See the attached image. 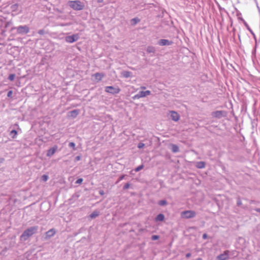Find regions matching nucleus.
<instances>
[{
	"label": "nucleus",
	"mask_w": 260,
	"mask_h": 260,
	"mask_svg": "<svg viewBox=\"0 0 260 260\" xmlns=\"http://www.w3.org/2000/svg\"><path fill=\"white\" fill-rule=\"evenodd\" d=\"M172 150L173 152H177L179 151V147L175 144L172 145Z\"/></svg>",
	"instance_id": "18"
},
{
	"label": "nucleus",
	"mask_w": 260,
	"mask_h": 260,
	"mask_svg": "<svg viewBox=\"0 0 260 260\" xmlns=\"http://www.w3.org/2000/svg\"><path fill=\"white\" fill-rule=\"evenodd\" d=\"M207 238V235L206 234H204L203 235V238L204 239H206V238Z\"/></svg>",
	"instance_id": "35"
},
{
	"label": "nucleus",
	"mask_w": 260,
	"mask_h": 260,
	"mask_svg": "<svg viewBox=\"0 0 260 260\" xmlns=\"http://www.w3.org/2000/svg\"><path fill=\"white\" fill-rule=\"evenodd\" d=\"M42 179L43 181L46 182L48 179V176L46 175H43L42 176Z\"/></svg>",
	"instance_id": "22"
},
{
	"label": "nucleus",
	"mask_w": 260,
	"mask_h": 260,
	"mask_svg": "<svg viewBox=\"0 0 260 260\" xmlns=\"http://www.w3.org/2000/svg\"><path fill=\"white\" fill-rule=\"evenodd\" d=\"M37 226L31 227L27 229L24 231L21 235L20 236V239L23 241L26 240L29 237L33 235L37 232Z\"/></svg>",
	"instance_id": "1"
},
{
	"label": "nucleus",
	"mask_w": 260,
	"mask_h": 260,
	"mask_svg": "<svg viewBox=\"0 0 260 260\" xmlns=\"http://www.w3.org/2000/svg\"><path fill=\"white\" fill-rule=\"evenodd\" d=\"M104 0H98V3H102Z\"/></svg>",
	"instance_id": "40"
},
{
	"label": "nucleus",
	"mask_w": 260,
	"mask_h": 260,
	"mask_svg": "<svg viewBox=\"0 0 260 260\" xmlns=\"http://www.w3.org/2000/svg\"><path fill=\"white\" fill-rule=\"evenodd\" d=\"M144 167V166L143 165H140L139 166H138V167H137L135 169V171L136 172H139V171H140L141 170H142Z\"/></svg>",
	"instance_id": "21"
},
{
	"label": "nucleus",
	"mask_w": 260,
	"mask_h": 260,
	"mask_svg": "<svg viewBox=\"0 0 260 260\" xmlns=\"http://www.w3.org/2000/svg\"><path fill=\"white\" fill-rule=\"evenodd\" d=\"M132 21H134L135 24H136L139 21V20L137 18H134L133 19Z\"/></svg>",
	"instance_id": "34"
},
{
	"label": "nucleus",
	"mask_w": 260,
	"mask_h": 260,
	"mask_svg": "<svg viewBox=\"0 0 260 260\" xmlns=\"http://www.w3.org/2000/svg\"><path fill=\"white\" fill-rule=\"evenodd\" d=\"M255 210H256L257 212H258L260 213V208L256 209Z\"/></svg>",
	"instance_id": "39"
},
{
	"label": "nucleus",
	"mask_w": 260,
	"mask_h": 260,
	"mask_svg": "<svg viewBox=\"0 0 260 260\" xmlns=\"http://www.w3.org/2000/svg\"><path fill=\"white\" fill-rule=\"evenodd\" d=\"M150 93H151V92H150V90H146V91H142L139 92V94H140V95L141 98L145 97V96H146L147 95H150Z\"/></svg>",
	"instance_id": "14"
},
{
	"label": "nucleus",
	"mask_w": 260,
	"mask_h": 260,
	"mask_svg": "<svg viewBox=\"0 0 260 260\" xmlns=\"http://www.w3.org/2000/svg\"><path fill=\"white\" fill-rule=\"evenodd\" d=\"M124 176H125L124 175H122V176H121L119 178V181H120V180H122V179L124 178Z\"/></svg>",
	"instance_id": "37"
},
{
	"label": "nucleus",
	"mask_w": 260,
	"mask_h": 260,
	"mask_svg": "<svg viewBox=\"0 0 260 260\" xmlns=\"http://www.w3.org/2000/svg\"><path fill=\"white\" fill-rule=\"evenodd\" d=\"M147 51L149 53H154L155 48L152 46H149L147 48Z\"/></svg>",
	"instance_id": "19"
},
{
	"label": "nucleus",
	"mask_w": 260,
	"mask_h": 260,
	"mask_svg": "<svg viewBox=\"0 0 260 260\" xmlns=\"http://www.w3.org/2000/svg\"><path fill=\"white\" fill-rule=\"evenodd\" d=\"M196 212L191 210H187L181 212V217L182 218H190L196 216Z\"/></svg>",
	"instance_id": "3"
},
{
	"label": "nucleus",
	"mask_w": 260,
	"mask_h": 260,
	"mask_svg": "<svg viewBox=\"0 0 260 260\" xmlns=\"http://www.w3.org/2000/svg\"><path fill=\"white\" fill-rule=\"evenodd\" d=\"M129 186H130V184L129 183H126L123 186V189H128L129 187Z\"/></svg>",
	"instance_id": "30"
},
{
	"label": "nucleus",
	"mask_w": 260,
	"mask_h": 260,
	"mask_svg": "<svg viewBox=\"0 0 260 260\" xmlns=\"http://www.w3.org/2000/svg\"><path fill=\"white\" fill-rule=\"evenodd\" d=\"M159 236L157 235H153L151 237L152 240H156L158 239Z\"/></svg>",
	"instance_id": "25"
},
{
	"label": "nucleus",
	"mask_w": 260,
	"mask_h": 260,
	"mask_svg": "<svg viewBox=\"0 0 260 260\" xmlns=\"http://www.w3.org/2000/svg\"><path fill=\"white\" fill-rule=\"evenodd\" d=\"M165 218V216L162 214H158L156 217V221H162Z\"/></svg>",
	"instance_id": "16"
},
{
	"label": "nucleus",
	"mask_w": 260,
	"mask_h": 260,
	"mask_svg": "<svg viewBox=\"0 0 260 260\" xmlns=\"http://www.w3.org/2000/svg\"><path fill=\"white\" fill-rule=\"evenodd\" d=\"M222 114V111H216L213 113V115L215 117H219Z\"/></svg>",
	"instance_id": "20"
},
{
	"label": "nucleus",
	"mask_w": 260,
	"mask_h": 260,
	"mask_svg": "<svg viewBox=\"0 0 260 260\" xmlns=\"http://www.w3.org/2000/svg\"><path fill=\"white\" fill-rule=\"evenodd\" d=\"M134 99H140L141 98V96L140 95V94H137L136 95H135L134 96H133V98Z\"/></svg>",
	"instance_id": "31"
},
{
	"label": "nucleus",
	"mask_w": 260,
	"mask_h": 260,
	"mask_svg": "<svg viewBox=\"0 0 260 260\" xmlns=\"http://www.w3.org/2000/svg\"><path fill=\"white\" fill-rule=\"evenodd\" d=\"M144 146H145V144L144 143H140L138 144V147L140 149V148H142L143 147H144Z\"/></svg>",
	"instance_id": "29"
},
{
	"label": "nucleus",
	"mask_w": 260,
	"mask_h": 260,
	"mask_svg": "<svg viewBox=\"0 0 260 260\" xmlns=\"http://www.w3.org/2000/svg\"><path fill=\"white\" fill-rule=\"evenodd\" d=\"M11 134L14 135V136L13 137V138H14L17 135V132L16 130H12L11 132Z\"/></svg>",
	"instance_id": "26"
},
{
	"label": "nucleus",
	"mask_w": 260,
	"mask_h": 260,
	"mask_svg": "<svg viewBox=\"0 0 260 260\" xmlns=\"http://www.w3.org/2000/svg\"><path fill=\"white\" fill-rule=\"evenodd\" d=\"M17 30L19 32H24L25 34H27V33H28L29 32V29L28 27H27L26 25H25V26H19L17 28Z\"/></svg>",
	"instance_id": "8"
},
{
	"label": "nucleus",
	"mask_w": 260,
	"mask_h": 260,
	"mask_svg": "<svg viewBox=\"0 0 260 260\" xmlns=\"http://www.w3.org/2000/svg\"><path fill=\"white\" fill-rule=\"evenodd\" d=\"M159 45L160 46L170 45H171L172 42H170L168 40L161 39L159 41Z\"/></svg>",
	"instance_id": "11"
},
{
	"label": "nucleus",
	"mask_w": 260,
	"mask_h": 260,
	"mask_svg": "<svg viewBox=\"0 0 260 260\" xmlns=\"http://www.w3.org/2000/svg\"><path fill=\"white\" fill-rule=\"evenodd\" d=\"M141 88L142 89H145V87H141Z\"/></svg>",
	"instance_id": "43"
},
{
	"label": "nucleus",
	"mask_w": 260,
	"mask_h": 260,
	"mask_svg": "<svg viewBox=\"0 0 260 260\" xmlns=\"http://www.w3.org/2000/svg\"><path fill=\"white\" fill-rule=\"evenodd\" d=\"M56 233V231L54 229H52L49 230L48 232L46 233V238H50L52 237Z\"/></svg>",
	"instance_id": "13"
},
{
	"label": "nucleus",
	"mask_w": 260,
	"mask_h": 260,
	"mask_svg": "<svg viewBox=\"0 0 260 260\" xmlns=\"http://www.w3.org/2000/svg\"><path fill=\"white\" fill-rule=\"evenodd\" d=\"M79 39L78 34H75L72 36H67L66 37V41L68 43H72L76 41H77Z\"/></svg>",
	"instance_id": "5"
},
{
	"label": "nucleus",
	"mask_w": 260,
	"mask_h": 260,
	"mask_svg": "<svg viewBox=\"0 0 260 260\" xmlns=\"http://www.w3.org/2000/svg\"><path fill=\"white\" fill-rule=\"evenodd\" d=\"M69 146L75 149V144L74 142H70L69 144Z\"/></svg>",
	"instance_id": "28"
},
{
	"label": "nucleus",
	"mask_w": 260,
	"mask_h": 260,
	"mask_svg": "<svg viewBox=\"0 0 260 260\" xmlns=\"http://www.w3.org/2000/svg\"><path fill=\"white\" fill-rule=\"evenodd\" d=\"M105 91L111 94H116L120 91V89L118 87L108 86L105 87Z\"/></svg>",
	"instance_id": "4"
},
{
	"label": "nucleus",
	"mask_w": 260,
	"mask_h": 260,
	"mask_svg": "<svg viewBox=\"0 0 260 260\" xmlns=\"http://www.w3.org/2000/svg\"><path fill=\"white\" fill-rule=\"evenodd\" d=\"M57 149V146H54V147L51 148L47 151V156L48 157L51 156L55 153V152H56Z\"/></svg>",
	"instance_id": "9"
},
{
	"label": "nucleus",
	"mask_w": 260,
	"mask_h": 260,
	"mask_svg": "<svg viewBox=\"0 0 260 260\" xmlns=\"http://www.w3.org/2000/svg\"><path fill=\"white\" fill-rule=\"evenodd\" d=\"M190 256H191V254L190 253H188L186 254V257L187 258H189V257H190Z\"/></svg>",
	"instance_id": "36"
},
{
	"label": "nucleus",
	"mask_w": 260,
	"mask_h": 260,
	"mask_svg": "<svg viewBox=\"0 0 260 260\" xmlns=\"http://www.w3.org/2000/svg\"><path fill=\"white\" fill-rule=\"evenodd\" d=\"M229 253L228 250H225L223 253L217 256V260H226L229 257Z\"/></svg>",
	"instance_id": "6"
},
{
	"label": "nucleus",
	"mask_w": 260,
	"mask_h": 260,
	"mask_svg": "<svg viewBox=\"0 0 260 260\" xmlns=\"http://www.w3.org/2000/svg\"><path fill=\"white\" fill-rule=\"evenodd\" d=\"M38 33L40 34V35H43L44 34V30H43V29H41V30H39V31H38Z\"/></svg>",
	"instance_id": "33"
},
{
	"label": "nucleus",
	"mask_w": 260,
	"mask_h": 260,
	"mask_svg": "<svg viewBox=\"0 0 260 260\" xmlns=\"http://www.w3.org/2000/svg\"><path fill=\"white\" fill-rule=\"evenodd\" d=\"M15 77V74H10V75L9 76L8 79H9L10 81H13V80H14Z\"/></svg>",
	"instance_id": "23"
},
{
	"label": "nucleus",
	"mask_w": 260,
	"mask_h": 260,
	"mask_svg": "<svg viewBox=\"0 0 260 260\" xmlns=\"http://www.w3.org/2000/svg\"><path fill=\"white\" fill-rule=\"evenodd\" d=\"M79 110L76 109L69 112L68 116L72 118H76L79 114Z\"/></svg>",
	"instance_id": "10"
},
{
	"label": "nucleus",
	"mask_w": 260,
	"mask_h": 260,
	"mask_svg": "<svg viewBox=\"0 0 260 260\" xmlns=\"http://www.w3.org/2000/svg\"><path fill=\"white\" fill-rule=\"evenodd\" d=\"M83 182V179L82 178H80V179H78L76 181V184H81Z\"/></svg>",
	"instance_id": "27"
},
{
	"label": "nucleus",
	"mask_w": 260,
	"mask_h": 260,
	"mask_svg": "<svg viewBox=\"0 0 260 260\" xmlns=\"http://www.w3.org/2000/svg\"><path fill=\"white\" fill-rule=\"evenodd\" d=\"M13 94V91L12 90H10L8 92V94H7V96L8 97H11L12 96V95Z\"/></svg>",
	"instance_id": "32"
},
{
	"label": "nucleus",
	"mask_w": 260,
	"mask_h": 260,
	"mask_svg": "<svg viewBox=\"0 0 260 260\" xmlns=\"http://www.w3.org/2000/svg\"><path fill=\"white\" fill-rule=\"evenodd\" d=\"M69 6L74 10L80 11L84 9V4L79 1H70L68 3Z\"/></svg>",
	"instance_id": "2"
},
{
	"label": "nucleus",
	"mask_w": 260,
	"mask_h": 260,
	"mask_svg": "<svg viewBox=\"0 0 260 260\" xmlns=\"http://www.w3.org/2000/svg\"><path fill=\"white\" fill-rule=\"evenodd\" d=\"M171 119L174 121H178L180 119V115L174 111H170Z\"/></svg>",
	"instance_id": "7"
},
{
	"label": "nucleus",
	"mask_w": 260,
	"mask_h": 260,
	"mask_svg": "<svg viewBox=\"0 0 260 260\" xmlns=\"http://www.w3.org/2000/svg\"><path fill=\"white\" fill-rule=\"evenodd\" d=\"M93 76L94 77L95 80H96L97 81H100L102 80L103 77H104V75L103 74L99 73H96L94 74Z\"/></svg>",
	"instance_id": "12"
},
{
	"label": "nucleus",
	"mask_w": 260,
	"mask_h": 260,
	"mask_svg": "<svg viewBox=\"0 0 260 260\" xmlns=\"http://www.w3.org/2000/svg\"><path fill=\"white\" fill-rule=\"evenodd\" d=\"M99 215V212L98 211H94L93 212H92L90 215V217L91 218H94L97 217Z\"/></svg>",
	"instance_id": "17"
},
{
	"label": "nucleus",
	"mask_w": 260,
	"mask_h": 260,
	"mask_svg": "<svg viewBox=\"0 0 260 260\" xmlns=\"http://www.w3.org/2000/svg\"><path fill=\"white\" fill-rule=\"evenodd\" d=\"M196 167L199 169H203L205 167V163L204 161H199L197 162Z\"/></svg>",
	"instance_id": "15"
},
{
	"label": "nucleus",
	"mask_w": 260,
	"mask_h": 260,
	"mask_svg": "<svg viewBox=\"0 0 260 260\" xmlns=\"http://www.w3.org/2000/svg\"><path fill=\"white\" fill-rule=\"evenodd\" d=\"M158 204L159 205H161V206H164L166 204V201H164V200H161V201H160L159 202H158Z\"/></svg>",
	"instance_id": "24"
},
{
	"label": "nucleus",
	"mask_w": 260,
	"mask_h": 260,
	"mask_svg": "<svg viewBox=\"0 0 260 260\" xmlns=\"http://www.w3.org/2000/svg\"><path fill=\"white\" fill-rule=\"evenodd\" d=\"M196 260H203L202 258L199 257V258H198Z\"/></svg>",
	"instance_id": "42"
},
{
	"label": "nucleus",
	"mask_w": 260,
	"mask_h": 260,
	"mask_svg": "<svg viewBox=\"0 0 260 260\" xmlns=\"http://www.w3.org/2000/svg\"><path fill=\"white\" fill-rule=\"evenodd\" d=\"M237 204H238V205H241V202L240 201H238V203H237Z\"/></svg>",
	"instance_id": "41"
},
{
	"label": "nucleus",
	"mask_w": 260,
	"mask_h": 260,
	"mask_svg": "<svg viewBox=\"0 0 260 260\" xmlns=\"http://www.w3.org/2000/svg\"><path fill=\"white\" fill-rule=\"evenodd\" d=\"M76 159L77 160H79L80 159V157L79 156H77L76 158Z\"/></svg>",
	"instance_id": "38"
}]
</instances>
